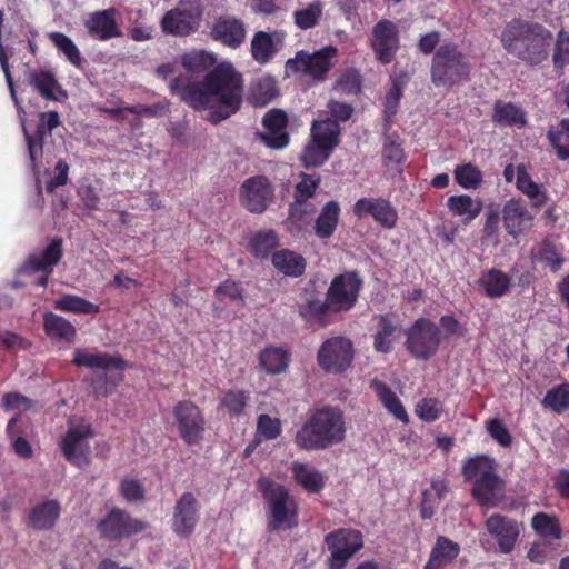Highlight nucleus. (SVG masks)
Wrapping results in <instances>:
<instances>
[{
  "mask_svg": "<svg viewBox=\"0 0 569 569\" xmlns=\"http://www.w3.org/2000/svg\"><path fill=\"white\" fill-rule=\"evenodd\" d=\"M169 90L190 108L209 110L208 120L218 124L240 110L243 80L231 63H220L207 72L202 81L189 74L174 77Z\"/></svg>",
  "mask_w": 569,
  "mask_h": 569,
  "instance_id": "f257e3e1",
  "label": "nucleus"
},
{
  "mask_svg": "<svg viewBox=\"0 0 569 569\" xmlns=\"http://www.w3.org/2000/svg\"><path fill=\"white\" fill-rule=\"evenodd\" d=\"M553 36L539 22L513 18L503 28L500 37L503 49L531 67L539 66L549 57Z\"/></svg>",
  "mask_w": 569,
  "mask_h": 569,
  "instance_id": "f03ea898",
  "label": "nucleus"
},
{
  "mask_svg": "<svg viewBox=\"0 0 569 569\" xmlns=\"http://www.w3.org/2000/svg\"><path fill=\"white\" fill-rule=\"evenodd\" d=\"M346 438L343 412L338 407L323 406L307 417L297 431L295 443L306 451H318L341 443Z\"/></svg>",
  "mask_w": 569,
  "mask_h": 569,
  "instance_id": "7ed1b4c3",
  "label": "nucleus"
},
{
  "mask_svg": "<svg viewBox=\"0 0 569 569\" xmlns=\"http://www.w3.org/2000/svg\"><path fill=\"white\" fill-rule=\"evenodd\" d=\"M493 458L477 455L465 461L462 476L471 482V496L480 507H496L499 502V493L505 488L503 479L496 471Z\"/></svg>",
  "mask_w": 569,
  "mask_h": 569,
  "instance_id": "20e7f679",
  "label": "nucleus"
},
{
  "mask_svg": "<svg viewBox=\"0 0 569 569\" xmlns=\"http://www.w3.org/2000/svg\"><path fill=\"white\" fill-rule=\"evenodd\" d=\"M469 57L452 41L445 42L436 50L430 66V79L436 87L452 88L468 82L471 76Z\"/></svg>",
  "mask_w": 569,
  "mask_h": 569,
  "instance_id": "39448f33",
  "label": "nucleus"
},
{
  "mask_svg": "<svg viewBox=\"0 0 569 569\" xmlns=\"http://www.w3.org/2000/svg\"><path fill=\"white\" fill-rule=\"evenodd\" d=\"M258 488L267 506L268 531L295 529L298 526L299 506L296 498L290 496L289 490L268 478H260Z\"/></svg>",
  "mask_w": 569,
  "mask_h": 569,
  "instance_id": "423d86ee",
  "label": "nucleus"
},
{
  "mask_svg": "<svg viewBox=\"0 0 569 569\" xmlns=\"http://www.w3.org/2000/svg\"><path fill=\"white\" fill-rule=\"evenodd\" d=\"M341 127L329 118L316 119L311 123L310 139L305 146L300 161L305 168L322 166L340 143Z\"/></svg>",
  "mask_w": 569,
  "mask_h": 569,
  "instance_id": "0eeeda50",
  "label": "nucleus"
},
{
  "mask_svg": "<svg viewBox=\"0 0 569 569\" xmlns=\"http://www.w3.org/2000/svg\"><path fill=\"white\" fill-rule=\"evenodd\" d=\"M441 331L428 318L420 317L406 331V349L417 360H429L439 350Z\"/></svg>",
  "mask_w": 569,
  "mask_h": 569,
  "instance_id": "6e6552de",
  "label": "nucleus"
},
{
  "mask_svg": "<svg viewBox=\"0 0 569 569\" xmlns=\"http://www.w3.org/2000/svg\"><path fill=\"white\" fill-rule=\"evenodd\" d=\"M202 16L201 0H180L177 7L163 14L160 27L166 34L189 36L199 29Z\"/></svg>",
  "mask_w": 569,
  "mask_h": 569,
  "instance_id": "1a4fd4ad",
  "label": "nucleus"
},
{
  "mask_svg": "<svg viewBox=\"0 0 569 569\" xmlns=\"http://www.w3.org/2000/svg\"><path fill=\"white\" fill-rule=\"evenodd\" d=\"M325 545L330 556L326 560L327 569H345L351 558L363 547V537L359 530L339 528L325 536Z\"/></svg>",
  "mask_w": 569,
  "mask_h": 569,
  "instance_id": "9d476101",
  "label": "nucleus"
},
{
  "mask_svg": "<svg viewBox=\"0 0 569 569\" xmlns=\"http://www.w3.org/2000/svg\"><path fill=\"white\" fill-rule=\"evenodd\" d=\"M355 346L342 336L326 339L318 349L317 363L326 372L340 375L346 372L353 362Z\"/></svg>",
  "mask_w": 569,
  "mask_h": 569,
  "instance_id": "9b49d317",
  "label": "nucleus"
},
{
  "mask_svg": "<svg viewBox=\"0 0 569 569\" xmlns=\"http://www.w3.org/2000/svg\"><path fill=\"white\" fill-rule=\"evenodd\" d=\"M338 54L337 47L329 44L312 53L300 50L286 62V70L293 73L302 72L317 81H323L333 67Z\"/></svg>",
  "mask_w": 569,
  "mask_h": 569,
  "instance_id": "f8f14e48",
  "label": "nucleus"
},
{
  "mask_svg": "<svg viewBox=\"0 0 569 569\" xmlns=\"http://www.w3.org/2000/svg\"><path fill=\"white\" fill-rule=\"evenodd\" d=\"M148 523L133 518L129 512L120 508H112L97 525L101 538L108 541H120L139 532H142Z\"/></svg>",
  "mask_w": 569,
  "mask_h": 569,
  "instance_id": "ddd939ff",
  "label": "nucleus"
},
{
  "mask_svg": "<svg viewBox=\"0 0 569 569\" xmlns=\"http://www.w3.org/2000/svg\"><path fill=\"white\" fill-rule=\"evenodd\" d=\"M174 421L181 439L193 446L200 442L206 431L203 411L192 401H178L172 410Z\"/></svg>",
  "mask_w": 569,
  "mask_h": 569,
  "instance_id": "4468645a",
  "label": "nucleus"
},
{
  "mask_svg": "<svg viewBox=\"0 0 569 569\" xmlns=\"http://www.w3.org/2000/svg\"><path fill=\"white\" fill-rule=\"evenodd\" d=\"M63 256V239L60 237L52 238L48 246L39 253L30 254L21 271L24 273L41 272L42 274L34 281L36 286L46 288L49 278L56 266L59 264Z\"/></svg>",
  "mask_w": 569,
  "mask_h": 569,
  "instance_id": "2eb2a0df",
  "label": "nucleus"
},
{
  "mask_svg": "<svg viewBox=\"0 0 569 569\" xmlns=\"http://www.w3.org/2000/svg\"><path fill=\"white\" fill-rule=\"evenodd\" d=\"M93 437L94 430L89 423L69 428L60 442L64 459L77 468L88 467L91 458L90 445L87 440Z\"/></svg>",
  "mask_w": 569,
  "mask_h": 569,
  "instance_id": "dca6fc26",
  "label": "nucleus"
},
{
  "mask_svg": "<svg viewBox=\"0 0 569 569\" xmlns=\"http://www.w3.org/2000/svg\"><path fill=\"white\" fill-rule=\"evenodd\" d=\"M362 286L363 281L357 271H348L333 278L327 291L332 311H348L353 308Z\"/></svg>",
  "mask_w": 569,
  "mask_h": 569,
  "instance_id": "f3484780",
  "label": "nucleus"
},
{
  "mask_svg": "<svg viewBox=\"0 0 569 569\" xmlns=\"http://www.w3.org/2000/svg\"><path fill=\"white\" fill-rule=\"evenodd\" d=\"M370 47L379 63L383 66L391 63L400 48L397 24L388 19L379 20L372 28Z\"/></svg>",
  "mask_w": 569,
  "mask_h": 569,
  "instance_id": "a211bd4d",
  "label": "nucleus"
},
{
  "mask_svg": "<svg viewBox=\"0 0 569 569\" xmlns=\"http://www.w3.org/2000/svg\"><path fill=\"white\" fill-rule=\"evenodd\" d=\"M240 202L252 213L264 212L274 198V189L266 176H253L246 179L240 187Z\"/></svg>",
  "mask_w": 569,
  "mask_h": 569,
  "instance_id": "6ab92c4d",
  "label": "nucleus"
},
{
  "mask_svg": "<svg viewBox=\"0 0 569 569\" xmlns=\"http://www.w3.org/2000/svg\"><path fill=\"white\" fill-rule=\"evenodd\" d=\"M486 530L497 542L501 553H510L515 550L523 523L515 518L501 513H492L485 522Z\"/></svg>",
  "mask_w": 569,
  "mask_h": 569,
  "instance_id": "aec40b11",
  "label": "nucleus"
},
{
  "mask_svg": "<svg viewBox=\"0 0 569 569\" xmlns=\"http://www.w3.org/2000/svg\"><path fill=\"white\" fill-rule=\"evenodd\" d=\"M200 518V503L196 496L183 492L176 501L171 528L179 538H189L196 530Z\"/></svg>",
  "mask_w": 569,
  "mask_h": 569,
  "instance_id": "412c9836",
  "label": "nucleus"
},
{
  "mask_svg": "<svg viewBox=\"0 0 569 569\" xmlns=\"http://www.w3.org/2000/svg\"><path fill=\"white\" fill-rule=\"evenodd\" d=\"M89 37L97 41H109L122 37L118 22V11L114 8L93 11L83 20Z\"/></svg>",
  "mask_w": 569,
  "mask_h": 569,
  "instance_id": "4be33fe9",
  "label": "nucleus"
},
{
  "mask_svg": "<svg viewBox=\"0 0 569 569\" xmlns=\"http://www.w3.org/2000/svg\"><path fill=\"white\" fill-rule=\"evenodd\" d=\"M352 211L359 219L370 216L385 229H393L398 222L397 209L385 198H360L353 204Z\"/></svg>",
  "mask_w": 569,
  "mask_h": 569,
  "instance_id": "5701e85b",
  "label": "nucleus"
},
{
  "mask_svg": "<svg viewBox=\"0 0 569 569\" xmlns=\"http://www.w3.org/2000/svg\"><path fill=\"white\" fill-rule=\"evenodd\" d=\"M502 221L507 233L516 239L533 226L535 214L522 198H511L502 207Z\"/></svg>",
  "mask_w": 569,
  "mask_h": 569,
  "instance_id": "b1692460",
  "label": "nucleus"
},
{
  "mask_svg": "<svg viewBox=\"0 0 569 569\" xmlns=\"http://www.w3.org/2000/svg\"><path fill=\"white\" fill-rule=\"evenodd\" d=\"M209 34L211 39L224 47L237 49L244 42L247 30L241 19L224 14L214 20Z\"/></svg>",
  "mask_w": 569,
  "mask_h": 569,
  "instance_id": "393cba45",
  "label": "nucleus"
},
{
  "mask_svg": "<svg viewBox=\"0 0 569 569\" xmlns=\"http://www.w3.org/2000/svg\"><path fill=\"white\" fill-rule=\"evenodd\" d=\"M262 124L268 132H258L257 136L267 147L280 150L288 146L290 141V137L286 131L288 117L283 110H269L262 118Z\"/></svg>",
  "mask_w": 569,
  "mask_h": 569,
  "instance_id": "a878e982",
  "label": "nucleus"
},
{
  "mask_svg": "<svg viewBox=\"0 0 569 569\" xmlns=\"http://www.w3.org/2000/svg\"><path fill=\"white\" fill-rule=\"evenodd\" d=\"M27 81L32 90L47 101L64 103L69 98L68 91L50 70H31L27 73Z\"/></svg>",
  "mask_w": 569,
  "mask_h": 569,
  "instance_id": "bb28decb",
  "label": "nucleus"
},
{
  "mask_svg": "<svg viewBox=\"0 0 569 569\" xmlns=\"http://www.w3.org/2000/svg\"><path fill=\"white\" fill-rule=\"evenodd\" d=\"M71 363L77 368L101 369L104 371L110 369L123 371L129 367L122 357L101 351L92 352L84 348L74 349Z\"/></svg>",
  "mask_w": 569,
  "mask_h": 569,
  "instance_id": "cd10ccee",
  "label": "nucleus"
},
{
  "mask_svg": "<svg viewBox=\"0 0 569 569\" xmlns=\"http://www.w3.org/2000/svg\"><path fill=\"white\" fill-rule=\"evenodd\" d=\"M375 318L377 325L373 335V349L380 353H389L393 349V341L398 336L400 325L392 313H382Z\"/></svg>",
  "mask_w": 569,
  "mask_h": 569,
  "instance_id": "c85d7f7f",
  "label": "nucleus"
},
{
  "mask_svg": "<svg viewBox=\"0 0 569 569\" xmlns=\"http://www.w3.org/2000/svg\"><path fill=\"white\" fill-rule=\"evenodd\" d=\"M271 263L279 273L290 278L301 277L307 268L305 257L290 249L273 251L271 254Z\"/></svg>",
  "mask_w": 569,
  "mask_h": 569,
  "instance_id": "c756f323",
  "label": "nucleus"
},
{
  "mask_svg": "<svg viewBox=\"0 0 569 569\" xmlns=\"http://www.w3.org/2000/svg\"><path fill=\"white\" fill-rule=\"evenodd\" d=\"M295 482L308 493H319L326 486V477L313 466L295 461L290 466Z\"/></svg>",
  "mask_w": 569,
  "mask_h": 569,
  "instance_id": "7c9ffc66",
  "label": "nucleus"
},
{
  "mask_svg": "<svg viewBox=\"0 0 569 569\" xmlns=\"http://www.w3.org/2000/svg\"><path fill=\"white\" fill-rule=\"evenodd\" d=\"M491 118L501 127L525 128L528 124L527 111L521 106L503 100L493 103Z\"/></svg>",
  "mask_w": 569,
  "mask_h": 569,
  "instance_id": "2f4dec72",
  "label": "nucleus"
},
{
  "mask_svg": "<svg viewBox=\"0 0 569 569\" xmlns=\"http://www.w3.org/2000/svg\"><path fill=\"white\" fill-rule=\"evenodd\" d=\"M61 506L54 499L46 500L30 509L28 515L29 525L38 531L51 530L60 516Z\"/></svg>",
  "mask_w": 569,
  "mask_h": 569,
  "instance_id": "473e14b6",
  "label": "nucleus"
},
{
  "mask_svg": "<svg viewBox=\"0 0 569 569\" xmlns=\"http://www.w3.org/2000/svg\"><path fill=\"white\" fill-rule=\"evenodd\" d=\"M43 331L51 340L72 343L77 338L76 327L68 319L52 311L43 313Z\"/></svg>",
  "mask_w": 569,
  "mask_h": 569,
  "instance_id": "72a5a7b5",
  "label": "nucleus"
},
{
  "mask_svg": "<svg viewBox=\"0 0 569 569\" xmlns=\"http://www.w3.org/2000/svg\"><path fill=\"white\" fill-rule=\"evenodd\" d=\"M532 259L558 272L565 263L563 247L550 238H545L532 250Z\"/></svg>",
  "mask_w": 569,
  "mask_h": 569,
  "instance_id": "f704fd0d",
  "label": "nucleus"
},
{
  "mask_svg": "<svg viewBox=\"0 0 569 569\" xmlns=\"http://www.w3.org/2000/svg\"><path fill=\"white\" fill-rule=\"evenodd\" d=\"M370 388L376 392L379 401L390 415L403 423L409 422V416L401 400L386 382L379 379H372L370 381Z\"/></svg>",
  "mask_w": 569,
  "mask_h": 569,
  "instance_id": "c9c22d12",
  "label": "nucleus"
},
{
  "mask_svg": "<svg viewBox=\"0 0 569 569\" xmlns=\"http://www.w3.org/2000/svg\"><path fill=\"white\" fill-rule=\"evenodd\" d=\"M516 187L531 200V207L535 209L545 206L549 199L547 190L532 180L523 163L517 166Z\"/></svg>",
  "mask_w": 569,
  "mask_h": 569,
  "instance_id": "e433bc0d",
  "label": "nucleus"
},
{
  "mask_svg": "<svg viewBox=\"0 0 569 569\" xmlns=\"http://www.w3.org/2000/svg\"><path fill=\"white\" fill-rule=\"evenodd\" d=\"M460 547L447 537L437 538L431 549L430 557L423 569H441L452 562L459 555Z\"/></svg>",
  "mask_w": 569,
  "mask_h": 569,
  "instance_id": "4c0bfd02",
  "label": "nucleus"
},
{
  "mask_svg": "<svg viewBox=\"0 0 569 569\" xmlns=\"http://www.w3.org/2000/svg\"><path fill=\"white\" fill-rule=\"evenodd\" d=\"M278 94L277 80L271 76H264L251 83L248 100L253 107H264Z\"/></svg>",
  "mask_w": 569,
  "mask_h": 569,
  "instance_id": "58836bf2",
  "label": "nucleus"
},
{
  "mask_svg": "<svg viewBox=\"0 0 569 569\" xmlns=\"http://www.w3.org/2000/svg\"><path fill=\"white\" fill-rule=\"evenodd\" d=\"M487 297L501 298L506 296L511 288V277L500 269H489L479 280Z\"/></svg>",
  "mask_w": 569,
  "mask_h": 569,
  "instance_id": "ea45409f",
  "label": "nucleus"
},
{
  "mask_svg": "<svg viewBox=\"0 0 569 569\" xmlns=\"http://www.w3.org/2000/svg\"><path fill=\"white\" fill-rule=\"evenodd\" d=\"M530 525L535 533L543 541L562 539L561 525L556 515L543 511L537 512L532 516Z\"/></svg>",
  "mask_w": 569,
  "mask_h": 569,
  "instance_id": "a19ab883",
  "label": "nucleus"
},
{
  "mask_svg": "<svg viewBox=\"0 0 569 569\" xmlns=\"http://www.w3.org/2000/svg\"><path fill=\"white\" fill-rule=\"evenodd\" d=\"M449 211L456 217H462L465 222L475 220L482 211L483 203L468 194L451 196L447 200Z\"/></svg>",
  "mask_w": 569,
  "mask_h": 569,
  "instance_id": "79ce46f5",
  "label": "nucleus"
},
{
  "mask_svg": "<svg viewBox=\"0 0 569 569\" xmlns=\"http://www.w3.org/2000/svg\"><path fill=\"white\" fill-rule=\"evenodd\" d=\"M340 206L337 201H328L321 209L319 216L315 221V233L320 239L330 238L339 222Z\"/></svg>",
  "mask_w": 569,
  "mask_h": 569,
  "instance_id": "37998d69",
  "label": "nucleus"
},
{
  "mask_svg": "<svg viewBox=\"0 0 569 569\" xmlns=\"http://www.w3.org/2000/svg\"><path fill=\"white\" fill-rule=\"evenodd\" d=\"M325 13V1L312 0L305 7L293 11L292 20L300 30H309L319 26Z\"/></svg>",
  "mask_w": 569,
  "mask_h": 569,
  "instance_id": "c03bdc74",
  "label": "nucleus"
},
{
  "mask_svg": "<svg viewBox=\"0 0 569 569\" xmlns=\"http://www.w3.org/2000/svg\"><path fill=\"white\" fill-rule=\"evenodd\" d=\"M279 242V234L273 229L260 230L250 238L249 250L256 258L264 260L271 258Z\"/></svg>",
  "mask_w": 569,
  "mask_h": 569,
  "instance_id": "a18cd8bd",
  "label": "nucleus"
},
{
  "mask_svg": "<svg viewBox=\"0 0 569 569\" xmlns=\"http://www.w3.org/2000/svg\"><path fill=\"white\" fill-rule=\"evenodd\" d=\"M290 353L279 347H267L259 353V363L267 373L278 375L288 368Z\"/></svg>",
  "mask_w": 569,
  "mask_h": 569,
  "instance_id": "49530a36",
  "label": "nucleus"
},
{
  "mask_svg": "<svg viewBox=\"0 0 569 569\" xmlns=\"http://www.w3.org/2000/svg\"><path fill=\"white\" fill-rule=\"evenodd\" d=\"M53 308L63 312L74 315H97L100 312V306L77 295H62L53 302Z\"/></svg>",
  "mask_w": 569,
  "mask_h": 569,
  "instance_id": "de8ad7c7",
  "label": "nucleus"
},
{
  "mask_svg": "<svg viewBox=\"0 0 569 569\" xmlns=\"http://www.w3.org/2000/svg\"><path fill=\"white\" fill-rule=\"evenodd\" d=\"M216 57L204 50H193L181 57V64L187 70L186 74L209 72L216 66Z\"/></svg>",
  "mask_w": 569,
  "mask_h": 569,
  "instance_id": "09e8293b",
  "label": "nucleus"
},
{
  "mask_svg": "<svg viewBox=\"0 0 569 569\" xmlns=\"http://www.w3.org/2000/svg\"><path fill=\"white\" fill-rule=\"evenodd\" d=\"M406 160V154L399 136L397 133L386 134L382 143V161L388 169H396L401 172V166Z\"/></svg>",
  "mask_w": 569,
  "mask_h": 569,
  "instance_id": "8fccbe9b",
  "label": "nucleus"
},
{
  "mask_svg": "<svg viewBox=\"0 0 569 569\" xmlns=\"http://www.w3.org/2000/svg\"><path fill=\"white\" fill-rule=\"evenodd\" d=\"M276 53L272 36L266 31H257L251 40V56L259 64L269 63Z\"/></svg>",
  "mask_w": 569,
  "mask_h": 569,
  "instance_id": "3c124183",
  "label": "nucleus"
},
{
  "mask_svg": "<svg viewBox=\"0 0 569 569\" xmlns=\"http://www.w3.org/2000/svg\"><path fill=\"white\" fill-rule=\"evenodd\" d=\"M547 138L560 160L569 159V119H562L557 128L547 132Z\"/></svg>",
  "mask_w": 569,
  "mask_h": 569,
  "instance_id": "603ef678",
  "label": "nucleus"
},
{
  "mask_svg": "<svg viewBox=\"0 0 569 569\" xmlns=\"http://www.w3.org/2000/svg\"><path fill=\"white\" fill-rule=\"evenodd\" d=\"M249 401L250 393L248 391L230 389L222 396L220 406L226 409L230 417L238 418L246 413Z\"/></svg>",
  "mask_w": 569,
  "mask_h": 569,
  "instance_id": "864d4df0",
  "label": "nucleus"
},
{
  "mask_svg": "<svg viewBox=\"0 0 569 569\" xmlns=\"http://www.w3.org/2000/svg\"><path fill=\"white\" fill-rule=\"evenodd\" d=\"M407 76L400 74L392 79L391 87L387 93L385 101V122L386 124H390L392 122L393 117L398 112V107L400 100L403 96V89L407 84Z\"/></svg>",
  "mask_w": 569,
  "mask_h": 569,
  "instance_id": "5fc2aeb1",
  "label": "nucleus"
},
{
  "mask_svg": "<svg viewBox=\"0 0 569 569\" xmlns=\"http://www.w3.org/2000/svg\"><path fill=\"white\" fill-rule=\"evenodd\" d=\"M50 40L58 49L60 53L74 67L81 68L83 58L79 48L67 34L62 32H51L49 34Z\"/></svg>",
  "mask_w": 569,
  "mask_h": 569,
  "instance_id": "6e6d98bb",
  "label": "nucleus"
},
{
  "mask_svg": "<svg viewBox=\"0 0 569 569\" xmlns=\"http://www.w3.org/2000/svg\"><path fill=\"white\" fill-rule=\"evenodd\" d=\"M542 406L556 413L567 411L569 409V382L549 389L542 399Z\"/></svg>",
  "mask_w": 569,
  "mask_h": 569,
  "instance_id": "4d7b16f0",
  "label": "nucleus"
},
{
  "mask_svg": "<svg viewBox=\"0 0 569 569\" xmlns=\"http://www.w3.org/2000/svg\"><path fill=\"white\" fill-rule=\"evenodd\" d=\"M332 310L331 303L326 298V301L319 299H308L305 303L299 306V315L307 321H316L321 326H326V316Z\"/></svg>",
  "mask_w": 569,
  "mask_h": 569,
  "instance_id": "13d9d810",
  "label": "nucleus"
},
{
  "mask_svg": "<svg viewBox=\"0 0 569 569\" xmlns=\"http://www.w3.org/2000/svg\"><path fill=\"white\" fill-rule=\"evenodd\" d=\"M456 182L463 189H477L483 181V174L472 163L457 166L453 171Z\"/></svg>",
  "mask_w": 569,
  "mask_h": 569,
  "instance_id": "bf43d9fd",
  "label": "nucleus"
},
{
  "mask_svg": "<svg viewBox=\"0 0 569 569\" xmlns=\"http://www.w3.org/2000/svg\"><path fill=\"white\" fill-rule=\"evenodd\" d=\"M316 212V208L312 203L307 200L295 199L289 206L288 220L290 223L296 226L298 230H301L303 226L308 224L310 217Z\"/></svg>",
  "mask_w": 569,
  "mask_h": 569,
  "instance_id": "052dcab7",
  "label": "nucleus"
},
{
  "mask_svg": "<svg viewBox=\"0 0 569 569\" xmlns=\"http://www.w3.org/2000/svg\"><path fill=\"white\" fill-rule=\"evenodd\" d=\"M22 131L24 134L26 143H27L28 156H29V159L31 162V168L33 170H37V169H39V160L41 159L42 153H43V144H44L46 138L41 137V139H40V137L37 136L36 132H34V134H31L28 131L23 120H22Z\"/></svg>",
  "mask_w": 569,
  "mask_h": 569,
  "instance_id": "680f3d73",
  "label": "nucleus"
},
{
  "mask_svg": "<svg viewBox=\"0 0 569 569\" xmlns=\"http://www.w3.org/2000/svg\"><path fill=\"white\" fill-rule=\"evenodd\" d=\"M321 183L319 174L300 173V181L296 184L295 199L308 200L313 197Z\"/></svg>",
  "mask_w": 569,
  "mask_h": 569,
  "instance_id": "e2e57ef3",
  "label": "nucleus"
},
{
  "mask_svg": "<svg viewBox=\"0 0 569 569\" xmlns=\"http://www.w3.org/2000/svg\"><path fill=\"white\" fill-rule=\"evenodd\" d=\"M552 60L557 71L569 64V33L565 30L557 34Z\"/></svg>",
  "mask_w": 569,
  "mask_h": 569,
  "instance_id": "0e129e2a",
  "label": "nucleus"
},
{
  "mask_svg": "<svg viewBox=\"0 0 569 569\" xmlns=\"http://www.w3.org/2000/svg\"><path fill=\"white\" fill-rule=\"evenodd\" d=\"M527 558L536 565H543L555 558V548L550 541H533L527 551Z\"/></svg>",
  "mask_w": 569,
  "mask_h": 569,
  "instance_id": "69168bd1",
  "label": "nucleus"
},
{
  "mask_svg": "<svg viewBox=\"0 0 569 569\" xmlns=\"http://www.w3.org/2000/svg\"><path fill=\"white\" fill-rule=\"evenodd\" d=\"M442 412V403L436 398H423L416 406L417 416L427 422L438 420Z\"/></svg>",
  "mask_w": 569,
  "mask_h": 569,
  "instance_id": "338daca9",
  "label": "nucleus"
},
{
  "mask_svg": "<svg viewBox=\"0 0 569 569\" xmlns=\"http://www.w3.org/2000/svg\"><path fill=\"white\" fill-rule=\"evenodd\" d=\"M257 431L266 440H273L281 435V421L278 418H272L267 413L260 415L257 421Z\"/></svg>",
  "mask_w": 569,
  "mask_h": 569,
  "instance_id": "774afa93",
  "label": "nucleus"
}]
</instances>
